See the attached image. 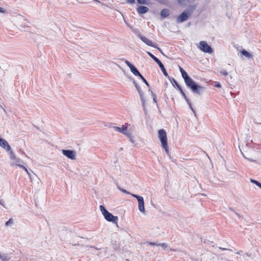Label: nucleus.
Returning <instances> with one entry per match:
<instances>
[{"label": "nucleus", "mask_w": 261, "mask_h": 261, "mask_svg": "<svg viewBox=\"0 0 261 261\" xmlns=\"http://www.w3.org/2000/svg\"><path fill=\"white\" fill-rule=\"evenodd\" d=\"M179 69L186 86L194 93L200 95L204 91L205 88L195 83L182 67L179 66Z\"/></svg>", "instance_id": "f257e3e1"}, {"label": "nucleus", "mask_w": 261, "mask_h": 261, "mask_svg": "<svg viewBox=\"0 0 261 261\" xmlns=\"http://www.w3.org/2000/svg\"><path fill=\"white\" fill-rule=\"evenodd\" d=\"M197 8V6L195 5H190L187 10L182 12L176 19L177 23H182L187 20L192 15L193 11Z\"/></svg>", "instance_id": "f03ea898"}, {"label": "nucleus", "mask_w": 261, "mask_h": 261, "mask_svg": "<svg viewBox=\"0 0 261 261\" xmlns=\"http://www.w3.org/2000/svg\"><path fill=\"white\" fill-rule=\"evenodd\" d=\"M118 189L122 192L123 193H124L126 194H130L133 197L136 198L138 202V209L139 210L142 212L144 213L145 212V208H144V198L142 196H139L138 195L135 194H130L129 192L126 191V190L124 189H122L119 186H118Z\"/></svg>", "instance_id": "7ed1b4c3"}, {"label": "nucleus", "mask_w": 261, "mask_h": 261, "mask_svg": "<svg viewBox=\"0 0 261 261\" xmlns=\"http://www.w3.org/2000/svg\"><path fill=\"white\" fill-rule=\"evenodd\" d=\"M99 208H100V210L102 215L103 216L105 219L107 221H108L109 222H113L114 224H117L118 219L117 216H113L112 215V214H111V213L108 212L106 209V208L105 207V206L103 205H100L99 206Z\"/></svg>", "instance_id": "20e7f679"}, {"label": "nucleus", "mask_w": 261, "mask_h": 261, "mask_svg": "<svg viewBox=\"0 0 261 261\" xmlns=\"http://www.w3.org/2000/svg\"><path fill=\"white\" fill-rule=\"evenodd\" d=\"M159 138L161 142L162 147L165 149L166 152L169 153V148L167 143V134L165 130L162 129L159 130Z\"/></svg>", "instance_id": "39448f33"}, {"label": "nucleus", "mask_w": 261, "mask_h": 261, "mask_svg": "<svg viewBox=\"0 0 261 261\" xmlns=\"http://www.w3.org/2000/svg\"><path fill=\"white\" fill-rule=\"evenodd\" d=\"M137 36L141 40L147 45L157 48L159 50L161 51L160 48L158 47L157 45L153 43L150 40L147 39L146 37L142 35L141 34H137Z\"/></svg>", "instance_id": "423d86ee"}, {"label": "nucleus", "mask_w": 261, "mask_h": 261, "mask_svg": "<svg viewBox=\"0 0 261 261\" xmlns=\"http://www.w3.org/2000/svg\"><path fill=\"white\" fill-rule=\"evenodd\" d=\"M198 47L204 53L211 54L213 52L212 48L204 41H201Z\"/></svg>", "instance_id": "0eeeda50"}, {"label": "nucleus", "mask_w": 261, "mask_h": 261, "mask_svg": "<svg viewBox=\"0 0 261 261\" xmlns=\"http://www.w3.org/2000/svg\"><path fill=\"white\" fill-rule=\"evenodd\" d=\"M62 152L67 158L74 160L75 159L76 152L73 150L63 149Z\"/></svg>", "instance_id": "6e6552de"}, {"label": "nucleus", "mask_w": 261, "mask_h": 261, "mask_svg": "<svg viewBox=\"0 0 261 261\" xmlns=\"http://www.w3.org/2000/svg\"><path fill=\"white\" fill-rule=\"evenodd\" d=\"M113 128L115 131L122 133L124 135H127V127L124 125H123L121 127L113 126Z\"/></svg>", "instance_id": "1a4fd4ad"}, {"label": "nucleus", "mask_w": 261, "mask_h": 261, "mask_svg": "<svg viewBox=\"0 0 261 261\" xmlns=\"http://www.w3.org/2000/svg\"><path fill=\"white\" fill-rule=\"evenodd\" d=\"M0 146L7 151H10L11 149L8 142L3 138L0 139Z\"/></svg>", "instance_id": "9d476101"}, {"label": "nucleus", "mask_w": 261, "mask_h": 261, "mask_svg": "<svg viewBox=\"0 0 261 261\" xmlns=\"http://www.w3.org/2000/svg\"><path fill=\"white\" fill-rule=\"evenodd\" d=\"M149 11V8L146 6H140L137 8V12L139 14H143Z\"/></svg>", "instance_id": "9b49d317"}, {"label": "nucleus", "mask_w": 261, "mask_h": 261, "mask_svg": "<svg viewBox=\"0 0 261 261\" xmlns=\"http://www.w3.org/2000/svg\"><path fill=\"white\" fill-rule=\"evenodd\" d=\"M168 79L170 81V82L172 83L173 87H174L175 88H176L178 90L181 88V87L178 84L177 81L173 77L169 76V78H168Z\"/></svg>", "instance_id": "f8f14e48"}, {"label": "nucleus", "mask_w": 261, "mask_h": 261, "mask_svg": "<svg viewBox=\"0 0 261 261\" xmlns=\"http://www.w3.org/2000/svg\"><path fill=\"white\" fill-rule=\"evenodd\" d=\"M170 14V12L169 9H163L162 10L160 14H161V16L163 18H165L168 17V16H169Z\"/></svg>", "instance_id": "ddd939ff"}, {"label": "nucleus", "mask_w": 261, "mask_h": 261, "mask_svg": "<svg viewBox=\"0 0 261 261\" xmlns=\"http://www.w3.org/2000/svg\"><path fill=\"white\" fill-rule=\"evenodd\" d=\"M158 65L159 66L161 70H162L163 73L164 74V75L167 78H169V76L168 74V73L167 72L165 68V67L164 66V65L163 64V63L161 62H160L159 64H158Z\"/></svg>", "instance_id": "4468645a"}, {"label": "nucleus", "mask_w": 261, "mask_h": 261, "mask_svg": "<svg viewBox=\"0 0 261 261\" xmlns=\"http://www.w3.org/2000/svg\"><path fill=\"white\" fill-rule=\"evenodd\" d=\"M130 70L131 72L136 76L139 77L141 75L140 72L134 65H133L132 67H130Z\"/></svg>", "instance_id": "2eb2a0df"}, {"label": "nucleus", "mask_w": 261, "mask_h": 261, "mask_svg": "<svg viewBox=\"0 0 261 261\" xmlns=\"http://www.w3.org/2000/svg\"><path fill=\"white\" fill-rule=\"evenodd\" d=\"M0 258L3 261H9L11 258V256L8 254H0Z\"/></svg>", "instance_id": "dca6fc26"}, {"label": "nucleus", "mask_w": 261, "mask_h": 261, "mask_svg": "<svg viewBox=\"0 0 261 261\" xmlns=\"http://www.w3.org/2000/svg\"><path fill=\"white\" fill-rule=\"evenodd\" d=\"M146 53L147 55L152 59H153L158 64L161 62V61L155 56H154L153 54H152L149 51H147Z\"/></svg>", "instance_id": "f3484780"}, {"label": "nucleus", "mask_w": 261, "mask_h": 261, "mask_svg": "<svg viewBox=\"0 0 261 261\" xmlns=\"http://www.w3.org/2000/svg\"><path fill=\"white\" fill-rule=\"evenodd\" d=\"M139 96H140V97L141 101L142 102V106L143 107L144 110L145 111L146 110V109H145V99H144V98L143 97V92H141V93H139Z\"/></svg>", "instance_id": "a211bd4d"}, {"label": "nucleus", "mask_w": 261, "mask_h": 261, "mask_svg": "<svg viewBox=\"0 0 261 261\" xmlns=\"http://www.w3.org/2000/svg\"><path fill=\"white\" fill-rule=\"evenodd\" d=\"M241 54L248 58H251L252 57V55L248 53L247 50L243 49L241 51Z\"/></svg>", "instance_id": "6ab92c4d"}, {"label": "nucleus", "mask_w": 261, "mask_h": 261, "mask_svg": "<svg viewBox=\"0 0 261 261\" xmlns=\"http://www.w3.org/2000/svg\"><path fill=\"white\" fill-rule=\"evenodd\" d=\"M133 83V84L134 85L135 87L137 89L138 93H141L142 91L141 90L140 86L137 84V83L136 82L135 80L134 79H130Z\"/></svg>", "instance_id": "aec40b11"}, {"label": "nucleus", "mask_w": 261, "mask_h": 261, "mask_svg": "<svg viewBox=\"0 0 261 261\" xmlns=\"http://www.w3.org/2000/svg\"><path fill=\"white\" fill-rule=\"evenodd\" d=\"M14 164H15L16 166L19 167V166H23L22 165L20 164V163H22V161L19 158H16L13 160Z\"/></svg>", "instance_id": "412c9836"}, {"label": "nucleus", "mask_w": 261, "mask_h": 261, "mask_svg": "<svg viewBox=\"0 0 261 261\" xmlns=\"http://www.w3.org/2000/svg\"><path fill=\"white\" fill-rule=\"evenodd\" d=\"M19 167H20L24 170V171L27 172V174L29 176L31 180H32V175H31L30 172L28 170V169L24 166H19Z\"/></svg>", "instance_id": "4be33fe9"}, {"label": "nucleus", "mask_w": 261, "mask_h": 261, "mask_svg": "<svg viewBox=\"0 0 261 261\" xmlns=\"http://www.w3.org/2000/svg\"><path fill=\"white\" fill-rule=\"evenodd\" d=\"M250 182H252V184H255L256 186L258 187L261 189V183H260L259 181L251 178Z\"/></svg>", "instance_id": "5701e85b"}, {"label": "nucleus", "mask_w": 261, "mask_h": 261, "mask_svg": "<svg viewBox=\"0 0 261 261\" xmlns=\"http://www.w3.org/2000/svg\"><path fill=\"white\" fill-rule=\"evenodd\" d=\"M178 90L180 91V93H181V94L182 95V96H183V97L184 98V99H185L186 102L188 101V100H189V99H188V98L186 96L185 93L184 92V91H183L182 88H180Z\"/></svg>", "instance_id": "b1692460"}, {"label": "nucleus", "mask_w": 261, "mask_h": 261, "mask_svg": "<svg viewBox=\"0 0 261 261\" xmlns=\"http://www.w3.org/2000/svg\"><path fill=\"white\" fill-rule=\"evenodd\" d=\"M125 136H127L129 138V141L132 143H134V137L132 136V134H131V133L130 132H128L127 135H125Z\"/></svg>", "instance_id": "393cba45"}, {"label": "nucleus", "mask_w": 261, "mask_h": 261, "mask_svg": "<svg viewBox=\"0 0 261 261\" xmlns=\"http://www.w3.org/2000/svg\"><path fill=\"white\" fill-rule=\"evenodd\" d=\"M9 151V155H10V158L11 159V160H14L15 158H16V156L13 152V151L11 150H10Z\"/></svg>", "instance_id": "a878e982"}, {"label": "nucleus", "mask_w": 261, "mask_h": 261, "mask_svg": "<svg viewBox=\"0 0 261 261\" xmlns=\"http://www.w3.org/2000/svg\"><path fill=\"white\" fill-rule=\"evenodd\" d=\"M139 77L142 80V81L145 84V85L149 87V84L148 82L146 80V79L143 76V75L141 74Z\"/></svg>", "instance_id": "bb28decb"}, {"label": "nucleus", "mask_w": 261, "mask_h": 261, "mask_svg": "<svg viewBox=\"0 0 261 261\" xmlns=\"http://www.w3.org/2000/svg\"><path fill=\"white\" fill-rule=\"evenodd\" d=\"M187 103L188 105V106H189L190 109L194 113V115H196V112H195V110H194V109L193 108L192 104H191V102L190 101V100H188V101H187Z\"/></svg>", "instance_id": "cd10ccee"}, {"label": "nucleus", "mask_w": 261, "mask_h": 261, "mask_svg": "<svg viewBox=\"0 0 261 261\" xmlns=\"http://www.w3.org/2000/svg\"><path fill=\"white\" fill-rule=\"evenodd\" d=\"M187 103L188 105V106H189L190 109L194 113V115H196V112H195V110H194V109L193 108L192 104H191V102L190 101V100H188V101H187Z\"/></svg>", "instance_id": "c85d7f7f"}, {"label": "nucleus", "mask_w": 261, "mask_h": 261, "mask_svg": "<svg viewBox=\"0 0 261 261\" xmlns=\"http://www.w3.org/2000/svg\"><path fill=\"white\" fill-rule=\"evenodd\" d=\"M159 246H161L164 249H166L168 247V245L166 243H159Z\"/></svg>", "instance_id": "c756f323"}, {"label": "nucleus", "mask_w": 261, "mask_h": 261, "mask_svg": "<svg viewBox=\"0 0 261 261\" xmlns=\"http://www.w3.org/2000/svg\"><path fill=\"white\" fill-rule=\"evenodd\" d=\"M151 95L153 97V101L155 103H157V98L156 95L152 91H151Z\"/></svg>", "instance_id": "7c9ffc66"}, {"label": "nucleus", "mask_w": 261, "mask_h": 261, "mask_svg": "<svg viewBox=\"0 0 261 261\" xmlns=\"http://www.w3.org/2000/svg\"><path fill=\"white\" fill-rule=\"evenodd\" d=\"M137 2L140 4H147L146 0H137Z\"/></svg>", "instance_id": "2f4dec72"}, {"label": "nucleus", "mask_w": 261, "mask_h": 261, "mask_svg": "<svg viewBox=\"0 0 261 261\" xmlns=\"http://www.w3.org/2000/svg\"><path fill=\"white\" fill-rule=\"evenodd\" d=\"M147 244H148L149 245H151V246H154V245L159 246V243H157L155 242H147Z\"/></svg>", "instance_id": "473e14b6"}, {"label": "nucleus", "mask_w": 261, "mask_h": 261, "mask_svg": "<svg viewBox=\"0 0 261 261\" xmlns=\"http://www.w3.org/2000/svg\"><path fill=\"white\" fill-rule=\"evenodd\" d=\"M214 86H215V87H216L217 88H218L221 87V84L219 82H215V84H214Z\"/></svg>", "instance_id": "72a5a7b5"}, {"label": "nucleus", "mask_w": 261, "mask_h": 261, "mask_svg": "<svg viewBox=\"0 0 261 261\" xmlns=\"http://www.w3.org/2000/svg\"><path fill=\"white\" fill-rule=\"evenodd\" d=\"M12 223H13L12 219H10L8 221L6 222V226H9L10 224H12Z\"/></svg>", "instance_id": "f704fd0d"}, {"label": "nucleus", "mask_w": 261, "mask_h": 261, "mask_svg": "<svg viewBox=\"0 0 261 261\" xmlns=\"http://www.w3.org/2000/svg\"><path fill=\"white\" fill-rule=\"evenodd\" d=\"M125 63H126V64L129 67V68H130V67H132L133 66V64H132L130 63V62H129L127 60H125Z\"/></svg>", "instance_id": "c9c22d12"}, {"label": "nucleus", "mask_w": 261, "mask_h": 261, "mask_svg": "<svg viewBox=\"0 0 261 261\" xmlns=\"http://www.w3.org/2000/svg\"><path fill=\"white\" fill-rule=\"evenodd\" d=\"M125 63H126V64L129 67V68H130V67H132L133 66V64H132L130 63V62H129L127 60H125Z\"/></svg>", "instance_id": "e433bc0d"}, {"label": "nucleus", "mask_w": 261, "mask_h": 261, "mask_svg": "<svg viewBox=\"0 0 261 261\" xmlns=\"http://www.w3.org/2000/svg\"><path fill=\"white\" fill-rule=\"evenodd\" d=\"M220 73L225 76L228 75V72L225 70L221 71Z\"/></svg>", "instance_id": "4c0bfd02"}, {"label": "nucleus", "mask_w": 261, "mask_h": 261, "mask_svg": "<svg viewBox=\"0 0 261 261\" xmlns=\"http://www.w3.org/2000/svg\"><path fill=\"white\" fill-rule=\"evenodd\" d=\"M127 3L133 4L135 3V0H125Z\"/></svg>", "instance_id": "58836bf2"}, {"label": "nucleus", "mask_w": 261, "mask_h": 261, "mask_svg": "<svg viewBox=\"0 0 261 261\" xmlns=\"http://www.w3.org/2000/svg\"><path fill=\"white\" fill-rule=\"evenodd\" d=\"M219 249L221 250H229V251H231V249H227V248H223V247H219Z\"/></svg>", "instance_id": "ea45409f"}, {"label": "nucleus", "mask_w": 261, "mask_h": 261, "mask_svg": "<svg viewBox=\"0 0 261 261\" xmlns=\"http://www.w3.org/2000/svg\"><path fill=\"white\" fill-rule=\"evenodd\" d=\"M6 12V10H4L3 8L0 7V13H4Z\"/></svg>", "instance_id": "a19ab883"}, {"label": "nucleus", "mask_w": 261, "mask_h": 261, "mask_svg": "<svg viewBox=\"0 0 261 261\" xmlns=\"http://www.w3.org/2000/svg\"><path fill=\"white\" fill-rule=\"evenodd\" d=\"M170 250L172 251H178L177 249H172V248H170Z\"/></svg>", "instance_id": "79ce46f5"}, {"label": "nucleus", "mask_w": 261, "mask_h": 261, "mask_svg": "<svg viewBox=\"0 0 261 261\" xmlns=\"http://www.w3.org/2000/svg\"><path fill=\"white\" fill-rule=\"evenodd\" d=\"M230 210L231 211H234V210H233V209H232L231 208H230Z\"/></svg>", "instance_id": "37998d69"}, {"label": "nucleus", "mask_w": 261, "mask_h": 261, "mask_svg": "<svg viewBox=\"0 0 261 261\" xmlns=\"http://www.w3.org/2000/svg\"><path fill=\"white\" fill-rule=\"evenodd\" d=\"M236 214L237 216H238V215H239V214H238V213H236Z\"/></svg>", "instance_id": "c03bdc74"}, {"label": "nucleus", "mask_w": 261, "mask_h": 261, "mask_svg": "<svg viewBox=\"0 0 261 261\" xmlns=\"http://www.w3.org/2000/svg\"><path fill=\"white\" fill-rule=\"evenodd\" d=\"M236 253H237V254H240V252H237Z\"/></svg>", "instance_id": "a18cd8bd"}]
</instances>
